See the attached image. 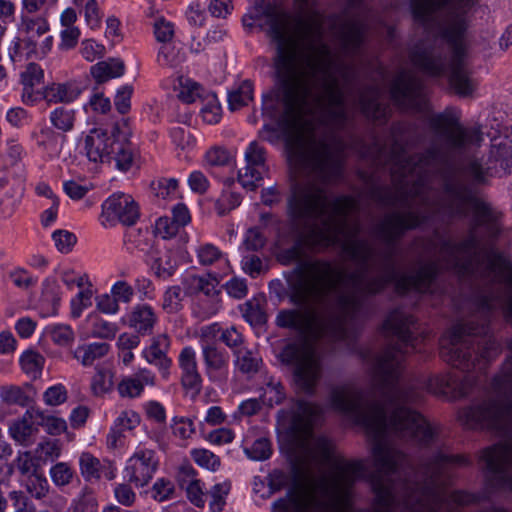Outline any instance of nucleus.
Wrapping results in <instances>:
<instances>
[{
  "label": "nucleus",
  "instance_id": "obj_17",
  "mask_svg": "<svg viewBox=\"0 0 512 512\" xmlns=\"http://www.w3.org/2000/svg\"><path fill=\"white\" fill-rule=\"evenodd\" d=\"M476 3V0H411L413 17L421 24H427L433 19V15L440 9L449 5L466 12Z\"/></svg>",
  "mask_w": 512,
  "mask_h": 512
},
{
  "label": "nucleus",
  "instance_id": "obj_18",
  "mask_svg": "<svg viewBox=\"0 0 512 512\" xmlns=\"http://www.w3.org/2000/svg\"><path fill=\"white\" fill-rule=\"evenodd\" d=\"M48 30L49 25L46 19L42 17L33 18L24 14L20 16L18 31L23 38L26 57L29 58L38 53V40L46 35Z\"/></svg>",
  "mask_w": 512,
  "mask_h": 512
},
{
  "label": "nucleus",
  "instance_id": "obj_4",
  "mask_svg": "<svg viewBox=\"0 0 512 512\" xmlns=\"http://www.w3.org/2000/svg\"><path fill=\"white\" fill-rule=\"evenodd\" d=\"M283 232L281 241L292 245L279 250L280 254L294 245L289 230ZM305 245L303 255L288 265L297 263L289 272L284 273L286 286L281 280L269 284L270 294L282 301L288 299L296 308L282 309L275 323L280 328L290 329L304 338L329 341L348 340L352 337L351 317L361 308V301L353 295L340 293L338 287L344 277V270L335 262L323 258L303 260L307 250L319 249ZM283 364L293 367L294 382L298 389L308 395H314L323 374V354L317 346L305 339L301 343H288L279 353Z\"/></svg>",
  "mask_w": 512,
  "mask_h": 512
},
{
  "label": "nucleus",
  "instance_id": "obj_32",
  "mask_svg": "<svg viewBox=\"0 0 512 512\" xmlns=\"http://www.w3.org/2000/svg\"><path fill=\"white\" fill-rule=\"evenodd\" d=\"M109 351V345L104 342L90 343L78 346L73 351V357L83 366H91L98 359L103 358Z\"/></svg>",
  "mask_w": 512,
  "mask_h": 512
},
{
  "label": "nucleus",
  "instance_id": "obj_49",
  "mask_svg": "<svg viewBox=\"0 0 512 512\" xmlns=\"http://www.w3.org/2000/svg\"><path fill=\"white\" fill-rule=\"evenodd\" d=\"M52 239L57 250L64 254L69 253L77 242L75 234L61 229L53 232Z\"/></svg>",
  "mask_w": 512,
  "mask_h": 512
},
{
  "label": "nucleus",
  "instance_id": "obj_42",
  "mask_svg": "<svg viewBox=\"0 0 512 512\" xmlns=\"http://www.w3.org/2000/svg\"><path fill=\"white\" fill-rule=\"evenodd\" d=\"M50 121L56 129L68 132L74 127L75 112L72 109L58 107L51 112Z\"/></svg>",
  "mask_w": 512,
  "mask_h": 512
},
{
  "label": "nucleus",
  "instance_id": "obj_47",
  "mask_svg": "<svg viewBox=\"0 0 512 512\" xmlns=\"http://www.w3.org/2000/svg\"><path fill=\"white\" fill-rule=\"evenodd\" d=\"M113 374L108 369H96V373L92 377L91 389L94 395H103L107 393L113 385Z\"/></svg>",
  "mask_w": 512,
  "mask_h": 512
},
{
  "label": "nucleus",
  "instance_id": "obj_21",
  "mask_svg": "<svg viewBox=\"0 0 512 512\" xmlns=\"http://www.w3.org/2000/svg\"><path fill=\"white\" fill-rule=\"evenodd\" d=\"M79 466L82 477L87 482L98 481L101 477L113 480L116 468L109 460H99L89 452H83L79 457Z\"/></svg>",
  "mask_w": 512,
  "mask_h": 512
},
{
  "label": "nucleus",
  "instance_id": "obj_61",
  "mask_svg": "<svg viewBox=\"0 0 512 512\" xmlns=\"http://www.w3.org/2000/svg\"><path fill=\"white\" fill-rule=\"evenodd\" d=\"M172 432L181 439H188L194 432V424L191 419L184 417L173 418Z\"/></svg>",
  "mask_w": 512,
  "mask_h": 512
},
{
  "label": "nucleus",
  "instance_id": "obj_57",
  "mask_svg": "<svg viewBox=\"0 0 512 512\" xmlns=\"http://www.w3.org/2000/svg\"><path fill=\"white\" fill-rule=\"evenodd\" d=\"M52 341L63 347L70 346L74 341V332L68 325H56L50 331Z\"/></svg>",
  "mask_w": 512,
  "mask_h": 512
},
{
  "label": "nucleus",
  "instance_id": "obj_37",
  "mask_svg": "<svg viewBox=\"0 0 512 512\" xmlns=\"http://www.w3.org/2000/svg\"><path fill=\"white\" fill-rule=\"evenodd\" d=\"M111 162L115 163L118 170L128 171L133 162V154L131 144L127 140H117L114 149L110 150Z\"/></svg>",
  "mask_w": 512,
  "mask_h": 512
},
{
  "label": "nucleus",
  "instance_id": "obj_2",
  "mask_svg": "<svg viewBox=\"0 0 512 512\" xmlns=\"http://www.w3.org/2000/svg\"><path fill=\"white\" fill-rule=\"evenodd\" d=\"M403 362L374 360L371 388L346 383L330 391L331 407L364 427L373 442L370 482L375 507L358 512H443L451 503L464 506L476 502L473 494L454 491L448 495L445 491L450 472L470 465L468 457L440 450L415 467L390 443V437L423 446L431 443L434 430L420 413L406 405L420 402L423 390L449 400L466 397L476 386V377L446 373L420 383L403 377Z\"/></svg>",
  "mask_w": 512,
  "mask_h": 512
},
{
  "label": "nucleus",
  "instance_id": "obj_60",
  "mask_svg": "<svg viewBox=\"0 0 512 512\" xmlns=\"http://www.w3.org/2000/svg\"><path fill=\"white\" fill-rule=\"evenodd\" d=\"M1 396L3 400L9 404L25 406L28 404L29 397L18 386H10L2 390Z\"/></svg>",
  "mask_w": 512,
  "mask_h": 512
},
{
  "label": "nucleus",
  "instance_id": "obj_34",
  "mask_svg": "<svg viewBox=\"0 0 512 512\" xmlns=\"http://www.w3.org/2000/svg\"><path fill=\"white\" fill-rule=\"evenodd\" d=\"M154 254L151 262V269L154 274L162 280L172 277L176 272L177 263L172 259L170 253L168 251H155Z\"/></svg>",
  "mask_w": 512,
  "mask_h": 512
},
{
  "label": "nucleus",
  "instance_id": "obj_56",
  "mask_svg": "<svg viewBox=\"0 0 512 512\" xmlns=\"http://www.w3.org/2000/svg\"><path fill=\"white\" fill-rule=\"evenodd\" d=\"M92 295V289L88 287L79 291L71 300V313L73 317L78 318L85 308L91 306Z\"/></svg>",
  "mask_w": 512,
  "mask_h": 512
},
{
  "label": "nucleus",
  "instance_id": "obj_58",
  "mask_svg": "<svg viewBox=\"0 0 512 512\" xmlns=\"http://www.w3.org/2000/svg\"><path fill=\"white\" fill-rule=\"evenodd\" d=\"M266 244V238L257 227L247 230L243 245L248 251H259Z\"/></svg>",
  "mask_w": 512,
  "mask_h": 512
},
{
  "label": "nucleus",
  "instance_id": "obj_31",
  "mask_svg": "<svg viewBox=\"0 0 512 512\" xmlns=\"http://www.w3.org/2000/svg\"><path fill=\"white\" fill-rule=\"evenodd\" d=\"M195 471L192 467H183L179 474V484L186 489L189 500L197 507L204 505L203 493L200 482L195 478Z\"/></svg>",
  "mask_w": 512,
  "mask_h": 512
},
{
  "label": "nucleus",
  "instance_id": "obj_26",
  "mask_svg": "<svg viewBox=\"0 0 512 512\" xmlns=\"http://www.w3.org/2000/svg\"><path fill=\"white\" fill-rule=\"evenodd\" d=\"M81 87L74 82L52 83L43 87L41 100L48 103H70L81 94Z\"/></svg>",
  "mask_w": 512,
  "mask_h": 512
},
{
  "label": "nucleus",
  "instance_id": "obj_5",
  "mask_svg": "<svg viewBox=\"0 0 512 512\" xmlns=\"http://www.w3.org/2000/svg\"><path fill=\"white\" fill-rule=\"evenodd\" d=\"M492 283L476 290L471 296L473 316L458 322L440 340L442 359L466 372H483L500 352L498 342L489 336V325L502 317L512 326V260L503 253L491 251L486 267ZM510 357L500 375L494 378V388L506 393L512 390V340L508 343ZM458 420L466 429L485 430L499 437H510L485 450H512V399L489 398L473 402L459 410Z\"/></svg>",
  "mask_w": 512,
  "mask_h": 512
},
{
  "label": "nucleus",
  "instance_id": "obj_6",
  "mask_svg": "<svg viewBox=\"0 0 512 512\" xmlns=\"http://www.w3.org/2000/svg\"><path fill=\"white\" fill-rule=\"evenodd\" d=\"M365 465L362 461L337 462L333 471L323 477L319 484V495H309L304 501L295 495L296 480L282 470L270 474V487L273 491L293 485L285 497L272 503V512H348L352 506L353 485L364 477Z\"/></svg>",
  "mask_w": 512,
  "mask_h": 512
},
{
  "label": "nucleus",
  "instance_id": "obj_52",
  "mask_svg": "<svg viewBox=\"0 0 512 512\" xmlns=\"http://www.w3.org/2000/svg\"><path fill=\"white\" fill-rule=\"evenodd\" d=\"M203 88L200 84L186 79L184 82L181 81V88L178 93V98L185 103H193L197 98L202 96L201 92Z\"/></svg>",
  "mask_w": 512,
  "mask_h": 512
},
{
  "label": "nucleus",
  "instance_id": "obj_59",
  "mask_svg": "<svg viewBox=\"0 0 512 512\" xmlns=\"http://www.w3.org/2000/svg\"><path fill=\"white\" fill-rule=\"evenodd\" d=\"M151 187L157 197L165 199L176 191L178 180L175 178H161L156 182H152Z\"/></svg>",
  "mask_w": 512,
  "mask_h": 512
},
{
  "label": "nucleus",
  "instance_id": "obj_41",
  "mask_svg": "<svg viewBox=\"0 0 512 512\" xmlns=\"http://www.w3.org/2000/svg\"><path fill=\"white\" fill-rule=\"evenodd\" d=\"M49 474L53 484L62 488L72 483L75 471L68 463L58 462L50 468Z\"/></svg>",
  "mask_w": 512,
  "mask_h": 512
},
{
  "label": "nucleus",
  "instance_id": "obj_20",
  "mask_svg": "<svg viewBox=\"0 0 512 512\" xmlns=\"http://www.w3.org/2000/svg\"><path fill=\"white\" fill-rule=\"evenodd\" d=\"M381 89L377 85H371L360 92L359 105L362 113L368 118L379 123H386L390 108L380 101Z\"/></svg>",
  "mask_w": 512,
  "mask_h": 512
},
{
  "label": "nucleus",
  "instance_id": "obj_24",
  "mask_svg": "<svg viewBox=\"0 0 512 512\" xmlns=\"http://www.w3.org/2000/svg\"><path fill=\"white\" fill-rule=\"evenodd\" d=\"M201 348L205 371L210 379L215 374L227 370L229 354L225 349L211 341H202Z\"/></svg>",
  "mask_w": 512,
  "mask_h": 512
},
{
  "label": "nucleus",
  "instance_id": "obj_63",
  "mask_svg": "<svg viewBox=\"0 0 512 512\" xmlns=\"http://www.w3.org/2000/svg\"><path fill=\"white\" fill-rule=\"evenodd\" d=\"M44 401L47 405L56 406L64 403L67 399V391L61 384L49 387L44 392Z\"/></svg>",
  "mask_w": 512,
  "mask_h": 512
},
{
  "label": "nucleus",
  "instance_id": "obj_12",
  "mask_svg": "<svg viewBox=\"0 0 512 512\" xmlns=\"http://www.w3.org/2000/svg\"><path fill=\"white\" fill-rule=\"evenodd\" d=\"M139 216L137 203L132 196L125 193H114L102 204L101 219L105 226H113L116 223L132 226Z\"/></svg>",
  "mask_w": 512,
  "mask_h": 512
},
{
  "label": "nucleus",
  "instance_id": "obj_16",
  "mask_svg": "<svg viewBox=\"0 0 512 512\" xmlns=\"http://www.w3.org/2000/svg\"><path fill=\"white\" fill-rule=\"evenodd\" d=\"M117 127L113 129L111 134L102 128H93L89 131V134L85 137V150L88 159L92 162H108L111 163L110 150L114 149L117 142L115 131Z\"/></svg>",
  "mask_w": 512,
  "mask_h": 512
},
{
  "label": "nucleus",
  "instance_id": "obj_43",
  "mask_svg": "<svg viewBox=\"0 0 512 512\" xmlns=\"http://www.w3.org/2000/svg\"><path fill=\"white\" fill-rule=\"evenodd\" d=\"M243 318L252 326H261L266 323L267 315L256 300H249L241 306Z\"/></svg>",
  "mask_w": 512,
  "mask_h": 512
},
{
  "label": "nucleus",
  "instance_id": "obj_64",
  "mask_svg": "<svg viewBox=\"0 0 512 512\" xmlns=\"http://www.w3.org/2000/svg\"><path fill=\"white\" fill-rule=\"evenodd\" d=\"M14 464L19 473L25 478L32 473L39 472L29 452L19 454Z\"/></svg>",
  "mask_w": 512,
  "mask_h": 512
},
{
  "label": "nucleus",
  "instance_id": "obj_38",
  "mask_svg": "<svg viewBox=\"0 0 512 512\" xmlns=\"http://www.w3.org/2000/svg\"><path fill=\"white\" fill-rule=\"evenodd\" d=\"M186 295V288L180 285H173L166 289L163 295L162 308L167 313H177L183 307V300Z\"/></svg>",
  "mask_w": 512,
  "mask_h": 512
},
{
  "label": "nucleus",
  "instance_id": "obj_54",
  "mask_svg": "<svg viewBox=\"0 0 512 512\" xmlns=\"http://www.w3.org/2000/svg\"><path fill=\"white\" fill-rule=\"evenodd\" d=\"M241 200V195L236 192H227L222 194V196L216 202V210L218 215H226L232 209L238 207L241 203Z\"/></svg>",
  "mask_w": 512,
  "mask_h": 512
},
{
  "label": "nucleus",
  "instance_id": "obj_50",
  "mask_svg": "<svg viewBox=\"0 0 512 512\" xmlns=\"http://www.w3.org/2000/svg\"><path fill=\"white\" fill-rule=\"evenodd\" d=\"M110 292L112 293L113 297L117 301L118 304L124 303L129 304L133 297H134V288L124 280L116 281L111 289Z\"/></svg>",
  "mask_w": 512,
  "mask_h": 512
},
{
  "label": "nucleus",
  "instance_id": "obj_25",
  "mask_svg": "<svg viewBox=\"0 0 512 512\" xmlns=\"http://www.w3.org/2000/svg\"><path fill=\"white\" fill-rule=\"evenodd\" d=\"M156 322L157 316L153 308L147 304L136 305L127 316L129 327L139 335L151 334Z\"/></svg>",
  "mask_w": 512,
  "mask_h": 512
},
{
  "label": "nucleus",
  "instance_id": "obj_33",
  "mask_svg": "<svg viewBox=\"0 0 512 512\" xmlns=\"http://www.w3.org/2000/svg\"><path fill=\"white\" fill-rule=\"evenodd\" d=\"M182 285L186 288V293H190V295L202 292L208 297H214L218 294L215 279H209L198 275H189L183 278Z\"/></svg>",
  "mask_w": 512,
  "mask_h": 512
},
{
  "label": "nucleus",
  "instance_id": "obj_22",
  "mask_svg": "<svg viewBox=\"0 0 512 512\" xmlns=\"http://www.w3.org/2000/svg\"><path fill=\"white\" fill-rule=\"evenodd\" d=\"M170 348V339L166 334H160L153 338L151 345L143 352L145 359L156 366L164 379L169 377V369L172 361L167 356Z\"/></svg>",
  "mask_w": 512,
  "mask_h": 512
},
{
  "label": "nucleus",
  "instance_id": "obj_19",
  "mask_svg": "<svg viewBox=\"0 0 512 512\" xmlns=\"http://www.w3.org/2000/svg\"><path fill=\"white\" fill-rule=\"evenodd\" d=\"M179 366L182 371L181 384L187 391L198 395L202 389V377L198 371L196 353L190 346L184 347L179 354Z\"/></svg>",
  "mask_w": 512,
  "mask_h": 512
},
{
  "label": "nucleus",
  "instance_id": "obj_45",
  "mask_svg": "<svg viewBox=\"0 0 512 512\" xmlns=\"http://www.w3.org/2000/svg\"><path fill=\"white\" fill-rule=\"evenodd\" d=\"M244 452L252 460L264 461L272 454L271 442L268 438L260 437L250 447H245Z\"/></svg>",
  "mask_w": 512,
  "mask_h": 512
},
{
  "label": "nucleus",
  "instance_id": "obj_1",
  "mask_svg": "<svg viewBox=\"0 0 512 512\" xmlns=\"http://www.w3.org/2000/svg\"><path fill=\"white\" fill-rule=\"evenodd\" d=\"M404 124L392 125L393 186H373L370 198L383 207L400 208L384 215L374 234L386 246L382 253V273L367 278L375 251L366 239L358 238L360 224L352 227L350 213L357 208L350 195L332 196L329 187L340 183L345 172V142L341 130L311 137L308 146L298 147L291 160L302 174L290 183L287 208L289 233L294 245L280 254L289 264L310 247L340 246L358 265L344 271L340 291L360 299L361 308L351 317V330L370 313L368 298L393 283L399 294L428 292L441 269L461 278L476 274L477 250L495 239L500 213L475 197L460 175L446 170L442 174L443 191L430 187V174L439 157L436 147L406 156L402 134Z\"/></svg>",
  "mask_w": 512,
  "mask_h": 512
},
{
  "label": "nucleus",
  "instance_id": "obj_11",
  "mask_svg": "<svg viewBox=\"0 0 512 512\" xmlns=\"http://www.w3.org/2000/svg\"><path fill=\"white\" fill-rule=\"evenodd\" d=\"M390 97L403 110L419 109L423 103V85L412 72L402 69L390 84Z\"/></svg>",
  "mask_w": 512,
  "mask_h": 512
},
{
  "label": "nucleus",
  "instance_id": "obj_55",
  "mask_svg": "<svg viewBox=\"0 0 512 512\" xmlns=\"http://www.w3.org/2000/svg\"><path fill=\"white\" fill-rule=\"evenodd\" d=\"M42 297L53 306L60 303L61 292L57 280L53 277L46 278L42 283Z\"/></svg>",
  "mask_w": 512,
  "mask_h": 512
},
{
  "label": "nucleus",
  "instance_id": "obj_7",
  "mask_svg": "<svg viewBox=\"0 0 512 512\" xmlns=\"http://www.w3.org/2000/svg\"><path fill=\"white\" fill-rule=\"evenodd\" d=\"M466 28L465 19L457 17L441 32L440 45L416 48L410 55L412 63L429 76H442L449 69V83L461 97L472 96L477 88V82L464 68Z\"/></svg>",
  "mask_w": 512,
  "mask_h": 512
},
{
  "label": "nucleus",
  "instance_id": "obj_27",
  "mask_svg": "<svg viewBox=\"0 0 512 512\" xmlns=\"http://www.w3.org/2000/svg\"><path fill=\"white\" fill-rule=\"evenodd\" d=\"M155 375L147 369H141L132 376L125 377L118 384V392L122 397L135 398L141 395L144 386H153Z\"/></svg>",
  "mask_w": 512,
  "mask_h": 512
},
{
  "label": "nucleus",
  "instance_id": "obj_10",
  "mask_svg": "<svg viewBox=\"0 0 512 512\" xmlns=\"http://www.w3.org/2000/svg\"><path fill=\"white\" fill-rule=\"evenodd\" d=\"M343 16L333 21V28L346 56L360 54L371 11L364 0H347Z\"/></svg>",
  "mask_w": 512,
  "mask_h": 512
},
{
  "label": "nucleus",
  "instance_id": "obj_13",
  "mask_svg": "<svg viewBox=\"0 0 512 512\" xmlns=\"http://www.w3.org/2000/svg\"><path fill=\"white\" fill-rule=\"evenodd\" d=\"M245 166L238 170V181L243 188L253 191L268 171L266 150L257 141H252L245 150Z\"/></svg>",
  "mask_w": 512,
  "mask_h": 512
},
{
  "label": "nucleus",
  "instance_id": "obj_3",
  "mask_svg": "<svg viewBox=\"0 0 512 512\" xmlns=\"http://www.w3.org/2000/svg\"><path fill=\"white\" fill-rule=\"evenodd\" d=\"M264 19L267 34L276 43L275 82L267 100L282 106V121L293 133L290 157L298 147L308 146L317 125L326 132L344 130L348 115L345 86L354 85L356 68L332 52L324 41L321 20L293 16L277 0H255L243 23L252 27Z\"/></svg>",
  "mask_w": 512,
  "mask_h": 512
},
{
  "label": "nucleus",
  "instance_id": "obj_51",
  "mask_svg": "<svg viewBox=\"0 0 512 512\" xmlns=\"http://www.w3.org/2000/svg\"><path fill=\"white\" fill-rule=\"evenodd\" d=\"M198 261L203 266H210L222 258V252L213 244L207 243L197 249Z\"/></svg>",
  "mask_w": 512,
  "mask_h": 512
},
{
  "label": "nucleus",
  "instance_id": "obj_46",
  "mask_svg": "<svg viewBox=\"0 0 512 512\" xmlns=\"http://www.w3.org/2000/svg\"><path fill=\"white\" fill-rule=\"evenodd\" d=\"M263 398L269 406L281 404L286 398V392L283 384L274 378H270L266 383Z\"/></svg>",
  "mask_w": 512,
  "mask_h": 512
},
{
  "label": "nucleus",
  "instance_id": "obj_14",
  "mask_svg": "<svg viewBox=\"0 0 512 512\" xmlns=\"http://www.w3.org/2000/svg\"><path fill=\"white\" fill-rule=\"evenodd\" d=\"M157 467L155 452L150 449H139L128 459L124 473L129 483L143 487L152 479Z\"/></svg>",
  "mask_w": 512,
  "mask_h": 512
},
{
  "label": "nucleus",
  "instance_id": "obj_9",
  "mask_svg": "<svg viewBox=\"0 0 512 512\" xmlns=\"http://www.w3.org/2000/svg\"><path fill=\"white\" fill-rule=\"evenodd\" d=\"M459 113L454 108L430 117L429 126L444 139L446 150L454 156H462L472 146H479L483 133L479 127H464L459 122Z\"/></svg>",
  "mask_w": 512,
  "mask_h": 512
},
{
  "label": "nucleus",
  "instance_id": "obj_62",
  "mask_svg": "<svg viewBox=\"0 0 512 512\" xmlns=\"http://www.w3.org/2000/svg\"><path fill=\"white\" fill-rule=\"evenodd\" d=\"M173 492V483L164 478L158 479L152 487V496L155 500L159 502L170 499Z\"/></svg>",
  "mask_w": 512,
  "mask_h": 512
},
{
  "label": "nucleus",
  "instance_id": "obj_39",
  "mask_svg": "<svg viewBox=\"0 0 512 512\" xmlns=\"http://www.w3.org/2000/svg\"><path fill=\"white\" fill-rule=\"evenodd\" d=\"M98 500L95 491L84 486L78 496L72 501V512H98Z\"/></svg>",
  "mask_w": 512,
  "mask_h": 512
},
{
  "label": "nucleus",
  "instance_id": "obj_40",
  "mask_svg": "<svg viewBox=\"0 0 512 512\" xmlns=\"http://www.w3.org/2000/svg\"><path fill=\"white\" fill-rule=\"evenodd\" d=\"M253 99V85L250 81H243L237 89L229 92L228 104L230 110H238Z\"/></svg>",
  "mask_w": 512,
  "mask_h": 512
},
{
  "label": "nucleus",
  "instance_id": "obj_36",
  "mask_svg": "<svg viewBox=\"0 0 512 512\" xmlns=\"http://www.w3.org/2000/svg\"><path fill=\"white\" fill-rule=\"evenodd\" d=\"M235 366L244 374L256 373L262 362L257 353L248 349L246 346L241 350L235 351Z\"/></svg>",
  "mask_w": 512,
  "mask_h": 512
},
{
  "label": "nucleus",
  "instance_id": "obj_28",
  "mask_svg": "<svg viewBox=\"0 0 512 512\" xmlns=\"http://www.w3.org/2000/svg\"><path fill=\"white\" fill-rule=\"evenodd\" d=\"M219 331H221L220 340L232 350L233 354H235V351L245 347V338L235 326L221 330L217 324L210 325L202 329V336L216 335Z\"/></svg>",
  "mask_w": 512,
  "mask_h": 512
},
{
  "label": "nucleus",
  "instance_id": "obj_44",
  "mask_svg": "<svg viewBox=\"0 0 512 512\" xmlns=\"http://www.w3.org/2000/svg\"><path fill=\"white\" fill-rule=\"evenodd\" d=\"M44 363V357L40 353L33 350L25 351L20 357V364L22 370L26 374H30L33 376H36L42 371Z\"/></svg>",
  "mask_w": 512,
  "mask_h": 512
},
{
  "label": "nucleus",
  "instance_id": "obj_8",
  "mask_svg": "<svg viewBox=\"0 0 512 512\" xmlns=\"http://www.w3.org/2000/svg\"><path fill=\"white\" fill-rule=\"evenodd\" d=\"M488 135L491 137V145L485 163L482 164L476 158H468L459 165V172L476 184L485 183L487 177L500 171L512 173V128L505 126Z\"/></svg>",
  "mask_w": 512,
  "mask_h": 512
},
{
  "label": "nucleus",
  "instance_id": "obj_15",
  "mask_svg": "<svg viewBox=\"0 0 512 512\" xmlns=\"http://www.w3.org/2000/svg\"><path fill=\"white\" fill-rule=\"evenodd\" d=\"M322 407L305 400H296L291 406V429L299 437L311 434L314 425L320 420Z\"/></svg>",
  "mask_w": 512,
  "mask_h": 512
},
{
  "label": "nucleus",
  "instance_id": "obj_35",
  "mask_svg": "<svg viewBox=\"0 0 512 512\" xmlns=\"http://www.w3.org/2000/svg\"><path fill=\"white\" fill-rule=\"evenodd\" d=\"M26 493L36 500L45 499L50 491V485L47 478L40 472L32 473L23 480Z\"/></svg>",
  "mask_w": 512,
  "mask_h": 512
},
{
  "label": "nucleus",
  "instance_id": "obj_30",
  "mask_svg": "<svg viewBox=\"0 0 512 512\" xmlns=\"http://www.w3.org/2000/svg\"><path fill=\"white\" fill-rule=\"evenodd\" d=\"M124 70L125 66L121 60L111 58L91 66L90 72L97 83H103L111 78L122 76Z\"/></svg>",
  "mask_w": 512,
  "mask_h": 512
},
{
  "label": "nucleus",
  "instance_id": "obj_23",
  "mask_svg": "<svg viewBox=\"0 0 512 512\" xmlns=\"http://www.w3.org/2000/svg\"><path fill=\"white\" fill-rule=\"evenodd\" d=\"M43 78L44 71L36 63H29L21 73V83L23 85L21 97L24 104L33 106L41 101L43 88H37V86L42 84Z\"/></svg>",
  "mask_w": 512,
  "mask_h": 512
},
{
  "label": "nucleus",
  "instance_id": "obj_48",
  "mask_svg": "<svg viewBox=\"0 0 512 512\" xmlns=\"http://www.w3.org/2000/svg\"><path fill=\"white\" fill-rule=\"evenodd\" d=\"M203 120L208 124H216L221 118V106L215 94L208 97L207 103L201 108Z\"/></svg>",
  "mask_w": 512,
  "mask_h": 512
},
{
  "label": "nucleus",
  "instance_id": "obj_53",
  "mask_svg": "<svg viewBox=\"0 0 512 512\" xmlns=\"http://www.w3.org/2000/svg\"><path fill=\"white\" fill-rule=\"evenodd\" d=\"M194 461L209 470L215 471L220 466V459L214 453L206 449H195L192 451Z\"/></svg>",
  "mask_w": 512,
  "mask_h": 512
},
{
  "label": "nucleus",
  "instance_id": "obj_29",
  "mask_svg": "<svg viewBox=\"0 0 512 512\" xmlns=\"http://www.w3.org/2000/svg\"><path fill=\"white\" fill-rule=\"evenodd\" d=\"M38 431L33 422V412L27 410L21 419L16 420L9 428L12 438L22 445H28L31 437Z\"/></svg>",
  "mask_w": 512,
  "mask_h": 512
}]
</instances>
